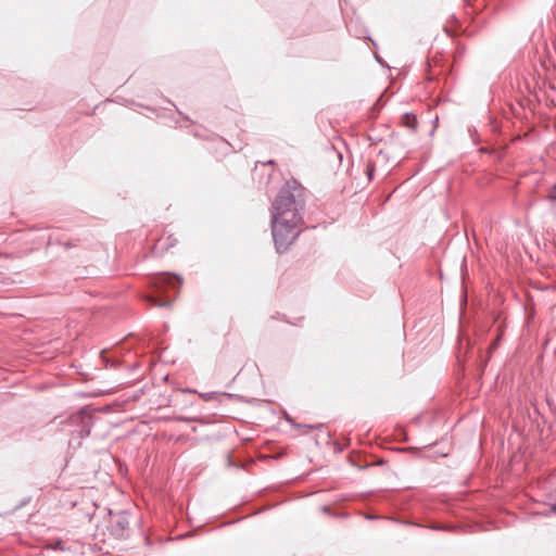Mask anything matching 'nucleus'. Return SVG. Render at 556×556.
<instances>
[{
    "mask_svg": "<svg viewBox=\"0 0 556 556\" xmlns=\"http://www.w3.org/2000/svg\"><path fill=\"white\" fill-rule=\"evenodd\" d=\"M303 189L296 181H288L273 203V218H302Z\"/></svg>",
    "mask_w": 556,
    "mask_h": 556,
    "instance_id": "f257e3e1",
    "label": "nucleus"
},
{
    "mask_svg": "<svg viewBox=\"0 0 556 556\" xmlns=\"http://www.w3.org/2000/svg\"><path fill=\"white\" fill-rule=\"evenodd\" d=\"M302 218H273L271 235L278 253H283L300 235Z\"/></svg>",
    "mask_w": 556,
    "mask_h": 556,
    "instance_id": "f03ea898",
    "label": "nucleus"
},
{
    "mask_svg": "<svg viewBox=\"0 0 556 556\" xmlns=\"http://www.w3.org/2000/svg\"><path fill=\"white\" fill-rule=\"evenodd\" d=\"M182 283V278L169 273L156 274L151 278V288L153 291L146 296V300L154 306L167 307L172 300L163 299L162 294L169 290L177 291Z\"/></svg>",
    "mask_w": 556,
    "mask_h": 556,
    "instance_id": "7ed1b4c3",
    "label": "nucleus"
},
{
    "mask_svg": "<svg viewBox=\"0 0 556 556\" xmlns=\"http://www.w3.org/2000/svg\"><path fill=\"white\" fill-rule=\"evenodd\" d=\"M111 516L108 530L112 536L115 539H124L128 536L129 532V515L127 511L122 510L117 513H113L109 510Z\"/></svg>",
    "mask_w": 556,
    "mask_h": 556,
    "instance_id": "20e7f679",
    "label": "nucleus"
},
{
    "mask_svg": "<svg viewBox=\"0 0 556 556\" xmlns=\"http://www.w3.org/2000/svg\"><path fill=\"white\" fill-rule=\"evenodd\" d=\"M68 421L71 425L79 427L77 432L80 439L88 437L93 426V416L89 406L81 407L76 414L70 417Z\"/></svg>",
    "mask_w": 556,
    "mask_h": 556,
    "instance_id": "39448f33",
    "label": "nucleus"
},
{
    "mask_svg": "<svg viewBox=\"0 0 556 556\" xmlns=\"http://www.w3.org/2000/svg\"><path fill=\"white\" fill-rule=\"evenodd\" d=\"M403 124L410 129H415L417 126V118L416 115L413 113H405L403 115Z\"/></svg>",
    "mask_w": 556,
    "mask_h": 556,
    "instance_id": "423d86ee",
    "label": "nucleus"
},
{
    "mask_svg": "<svg viewBox=\"0 0 556 556\" xmlns=\"http://www.w3.org/2000/svg\"><path fill=\"white\" fill-rule=\"evenodd\" d=\"M217 395H218V393H216V392L200 393V396H201L205 402H208V401L214 400Z\"/></svg>",
    "mask_w": 556,
    "mask_h": 556,
    "instance_id": "0eeeda50",
    "label": "nucleus"
},
{
    "mask_svg": "<svg viewBox=\"0 0 556 556\" xmlns=\"http://www.w3.org/2000/svg\"><path fill=\"white\" fill-rule=\"evenodd\" d=\"M175 419L180 422L199 421L198 417H188V416H177V417H175Z\"/></svg>",
    "mask_w": 556,
    "mask_h": 556,
    "instance_id": "6e6552de",
    "label": "nucleus"
},
{
    "mask_svg": "<svg viewBox=\"0 0 556 556\" xmlns=\"http://www.w3.org/2000/svg\"><path fill=\"white\" fill-rule=\"evenodd\" d=\"M374 173H375V165L371 163H368L366 174H367V177L369 180H371L374 178Z\"/></svg>",
    "mask_w": 556,
    "mask_h": 556,
    "instance_id": "1a4fd4ad",
    "label": "nucleus"
},
{
    "mask_svg": "<svg viewBox=\"0 0 556 556\" xmlns=\"http://www.w3.org/2000/svg\"><path fill=\"white\" fill-rule=\"evenodd\" d=\"M500 342V336H497L493 342L491 343L490 348H489V352H492L494 351L496 348H497V344Z\"/></svg>",
    "mask_w": 556,
    "mask_h": 556,
    "instance_id": "9d476101",
    "label": "nucleus"
},
{
    "mask_svg": "<svg viewBox=\"0 0 556 556\" xmlns=\"http://www.w3.org/2000/svg\"><path fill=\"white\" fill-rule=\"evenodd\" d=\"M549 514L556 515V504H553L547 511L543 513L544 516H548Z\"/></svg>",
    "mask_w": 556,
    "mask_h": 556,
    "instance_id": "9b49d317",
    "label": "nucleus"
},
{
    "mask_svg": "<svg viewBox=\"0 0 556 556\" xmlns=\"http://www.w3.org/2000/svg\"><path fill=\"white\" fill-rule=\"evenodd\" d=\"M432 529H434V530H445L446 528H443V527H432Z\"/></svg>",
    "mask_w": 556,
    "mask_h": 556,
    "instance_id": "f8f14e48",
    "label": "nucleus"
},
{
    "mask_svg": "<svg viewBox=\"0 0 556 556\" xmlns=\"http://www.w3.org/2000/svg\"><path fill=\"white\" fill-rule=\"evenodd\" d=\"M367 519H376L377 517L376 516H372V515H367L366 516Z\"/></svg>",
    "mask_w": 556,
    "mask_h": 556,
    "instance_id": "ddd939ff",
    "label": "nucleus"
},
{
    "mask_svg": "<svg viewBox=\"0 0 556 556\" xmlns=\"http://www.w3.org/2000/svg\"><path fill=\"white\" fill-rule=\"evenodd\" d=\"M323 510H324V511H327V510H328V507H327V506H323Z\"/></svg>",
    "mask_w": 556,
    "mask_h": 556,
    "instance_id": "4468645a",
    "label": "nucleus"
},
{
    "mask_svg": "<svg viewBox=\"0 0 556 556\" xmlns=\"http://www.w3.org/2000/svg\"><path fill=\"white\" fill-rule=\"evenodd\" d=\"M554 190L556 191V182H555V186H554ZM555 200H556V197H555Z\"/></svg>",
    "mask_w": 556,
    "mask_h": 556,
    "instance_id": "2eb2a0df",
    "label": "nucleus"
}]
</instances>
